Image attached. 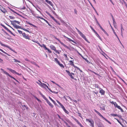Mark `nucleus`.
I'll list each match as a JSON object with an SVG mask.
<instances>
[{"label": "nucleus", "mask_w": 127, "mask_h": 127, "mask_svg": "<svg viewBox=\"0 0 127 127\" xmlns=\"http://www.w3.org/2000/svg\"><path fill=\"white\" fill-rule=\"evenodd\" d=\"M60 105L61 106V108L63 109V110H64V109H65L64 106L62 104H61Z\"/></svg>", "instance_id": "nucleus-38"}, {"label": "nucleus", "mask_w": 127, "mask_h": 127, "mask_svg": "<svg viewBox=\"0 0 127 127\" xmlns=\"http://www.w3.org/2000/svg\"><path fill=\"white\" fill-rule=\"evenodd\" d=\"M55 21L58 24H59V25L60 24V23L59 22V21H57V20H56V21Z\"/></svg>", "instance_id": "nucleus-60"}, {"label": "nucleus", "mask_w": 127, "mask_h": 127, "mask_svg": "<svg viewBox=\"0 0 127 127\" xmlns=\"http://www.w3.org/2000/svg\"><path fill=\"white\" fill-rule=\"evenodd\" d=\"M78 31V33L80 34V33H81L82 32H81L78 29L77 30Z\"/></svg>", "instance_id": "nucleus-62"}, {"label": "nucleus", "mask_w": 127, "mask_h": 127, "mask_svg": "<svg viewBox=\"0 0 127 127\" xmlns=\"http://www.w3.org/2000/svg\"><path fill=\"white\" fill-rule=\"evenodd\" d=\"M63 110L65 113H66L67 114H69V112L67 111L65 109H64Z\"/></svg>", "instance_id": "nucleus-32"}, {"label": "nucleus", "mask_w": 127, "mask_h": 127, "mask_svg": "<svg viewBox=\"0 0 127 127\" xmlns=\"http://www.w3.org/2000/svg\"><path fill=\"white\" fill-rule=\"evenodd\" d=\"M25 107L26 109H27L28 108L27 107H26V106H25V105H22L21 106V107Z\"/></svg>", "instance_id": "nucleus-51"}, {"label": "nucleus", "mask_w": 127, "mask_h": 127, "mask_svg": "<svg viewBox=\"0 0 127 127\" xmlns=\"http://www.w3.org/2000/svg\"><path fill=\"white\" fill-rule=\"evenodd\" d=\"M80 36L83 38L85 41H86L87 42L89 43V42L88 41L85 36L84 34H83L82 32L80 33Z\"/></svg>", "instance_id": "nucleus-4"}, {"label": "nucleus", "mask_w": 127, "mask_h": 127, "mask_svg": "<svg viewBox=\"0 0 127 127\" xmlns=\"http://www.w3.org/2000/svg\"><path fill=\"white\" fill-rule=\"evenodd\" d=\"M8 32H9L11 34H12L14 36H15V35L13 34V33L10 31V30L8 28L6 29Z\"/></svg>", "instance_id": "nucleus-21"}, {"label": "nucleus", "mask_w": 127, "mask_h": 127, "mask_svg": "<svg viewBox=\"0 0 127 127\" xmlns=\"http://www.w3.org/2000/svg\"><path fill=\"white\" fill-rule=\"evenodd\" d=\"M91 29L95 33H96V32L95 31V30L92 27L90 26Z\"/></svg>", "instance_id": "nucleus-35"}, {"label": "nucleus", "mask_w": 127, "mask_h": 127, "mask_svg": "<svg viewBox=\"0 0 127 127\" xmlns=\"http://www.w3.org/2000/svg\"><path fill=\"white\" fill-rule=\"evenodd\" d=\"M1 70L3 72V73H4V74H5L6 75H8L9 74L8 73L4 71V70L2 69V68H1Z\"/></svg>", "instance_id": "nucleus-16"}, {"label": "nucleus", "mask_w": 127, "mask_h": 127, "mask_svg": "<svg viewBox=\"0 0 127 127\" xmlns=\"http://www.w3.org/2000/svg\"><path fill=\"white\" fill-rule=\"evenodd\" d=\"M18 32H19V34H22V33H22V31H20V30H18Z\"/></svg>", "instance_id": "nucleus-47"}, {"label": "nucleus", "mask_w": 127, "mask_h": 127, "mask_svg": "<svg viewBox=\"0 0 127 127\" xmlns=\"http://www.w3.org/2000/svg\"><path fill=\"white\" fill-rule=\"evenodd\" d=\"M0 45L2 46H4V47H6L7 48H8L9 49H10V50L13 51H14L12 50V49L11 48L9 47L8 46V45H6L5 44H3V43H2L0 41Z\"/></svg>", "instance_id": "nucleus-3"}, {"label": "nucleus", "mask_w": 127, "mask_h": 127, "mask_svg": "<svg viewBox=\"0 0 127 127\" xmlns=\"http://www.w3.org/2000/svg\"><path fill=\"white\" fill-rule=\"evenodd\" d=\"M49 91L52 93L56 94H57L58 93V92H55V91H52L51 90H49Z\"/></svg>", "instance_id": "nucleus-31"}, {"label": "nucleus", "mask_w": 127, "mask_h": 127, "mask_svg": "<svg viewBox=\"0 0 127 127\" xmlns=\"http://www.w3.org/2000/svg\"><path fill=\"white\" fill-rule=\"evenodd\" d=\"M57 115L58 116V117H59V118L60 119H61L63 121H64V120H63V119L60 116L58 115V114H57Z\"/></svg>", "instance_id": "nucleus-48"}, {"label": "nucleus", "mask_w": 127, "mask_h": 127, "mask_svg": "<svg viewBox=\"0 0 127 127\" xmlns=\"http://www.w3.org/2000/svg\"><path fill=\"white\" fill-rule=\"evenodd\" d=\"M117 121L118 122V123H119L122 126V123H121V122L118 119H117Z\"/></svg>", "instance_id": "nucleus-57"}, {"label": "nucleus", "mask_w": 127, "mask_h": 127, "mask_svg": "<svg viewBox=\"0 0 127 127\" xmlns=\"http://www.w3.org/2000/svg\"><path fill=\"white\" fill-rule=\"evenodd\" d=\"M121 32H123V31L124 30V29H123V27L122 26V24H121Z\"/></svg>", "instance_id": "nucleus-26"}, {"label": "nucleus", "mask_w": 127, "mask_h": 127, "mask_svg": "<svg viewBox=\"0 0 127 127\" xmlns=\"http://www.w3.org/2000/svg\"><path fill=\"white\" fill-rule=\"evenodd\" d=\"M46 22L48 24V25L49 26H50V27L51 26L50 24H49V23L47 21H46Z\"/></svg>", "instance_id": "nucleus-58"}, {"label": "nucleus", "mask_w": 127, "mask_h": 127, "mask_svg": "<svg viewBox=\"0 0 127 127\" xmlns=\"http://www.w3.org/2000/svg\"><path fill=\"white\" fill-rule=\"evenodd\" d=\"M0 50L1 51V52H3V53H4V54H6L8 56H9L8 53H6V52H4L2 49L0 48Z\"/></svg>", "instance_id": "nucleus-23"}, {"label": "nucleus", "mask_w": 127, "mask_h": 127, "mask_svg": "<svg viewBox=\"0 0 127 127\" xmlns=\"http://www.w3.org/2000/svg\"><path fill=\"white\" fill-rule=\"evenodd\" d=\"M97 126L98 127H103V125L100 123H98Z\"/></svg>", "instance_id": "nucleus-15"}, {"label": "nucleus", "mask_w": 127, "mask_h": 127, "mask_svg": "<svg viewBox=\"0 0 127 127\" xmlns=\"http://www.w3.org/2000/svg\"><path fill=\"white\" fill-rule=\"evenodd\" d=\"M65 71L68 73V75L69 76L71 75V73L69 72V71L67 70H66Z\"/></svg>", "instance_id": "nucleus-25"}, {"label": "nucleus", "mask_w": 127, "mask_h": 127, "mask_svg": "<svg viewBox=\"0 0 127 127\" xmlns=\"http://www.w3.org/2000/svg\"><path fill=\"white\" fill-rule=\"evenodd\" d=\"M75 68H77V69L79 70L81 72H82V71L81 70L80 68L76 66Z\"/></svg>", "instance_id": "nucleus-45"}, {"label": "nucleus", "mask_w": 127, "mask_h": 127, "mask_svg": "<svg viewBox=\"0 0 127 127\" xmlns=\"http://www.w3.org/2000/svg\"><path fill=\"white\" fill-rule=\"evenodd\" d=\"M10 22H11V24H12L14 27H15L16 24H15L14 22H13V21H10Z\"/></svg>", "instance_id": "nucleus-34"}, {"label": "nucleus", "mask_w": 127, "mask_h": 127, "mask_svg": "<svg viewBox=\"0 0 127 127\" xmlns=\"http://www.w3.org/2000/svg\"><path fill=\"white\" fill-rule=\"evenodd\" d=\"M96 34V36L99 38V39L101 40V38L100 37V36H99V35L96 32V33H95Z\"/></svg>", "instance_id": "nucleus-28"}, {"label": "nucleus", "mask_w": 127, "mask_h": 127, "mask_svg": "<svg viewBox=\"0 0 127 127\" xmlns=\"http://www.w3.org/2000/svg\"><path fill=\"white\" fill-rule=\"evenodd\" d=\"M9 17L11 19H13L15 18L13 17H12L11 16H9Z\"/></svg>", "instance_id": "nucleus-52"}, {"label": "nucleus", "mask_w": 127, "mask_h": 127, "mask_svg": "<svg viewBox=\"0 0 127 127\" xmlns=\"http://www.w3.org/2000/svg\"><path fill=\"white\" fill-rule=\"evenodd\" d=\"M45 50H47L49 53H51L52 52L51 51L47 48H46Z\"/></svg>", "instance_id": "nucleus-40"}, {"label": "nucleus", "mask_w": 127, "mask_h": 127, "mask_svg": "<svg viewBox=\"0 0 127 127\" xmlns=\"http://www.w3.org/2000/svg\"><path fill=\"white\" fill-rule=\"evenodd\" d=\"M94 111L96 112L99 116L101 117L102 118L103 117V116L99 113L95 109L94 110Z\"/></svg>", "instance_id": "nucleus-9"}, {"label": "nucleus", "mask_w": 127, "mask_h": 127, "mask_svg": "<svg viewBox=\"0 0 127 127\" xmlns=\"http://www.w3.org/2000/svg\"><path fill=\"white\" fill-rule=\"evenodd\" d=\"M113 25H115V24H116V23L115 20V19L114 18H113Z\"/></svg>", "instance_id": "nucleus-27"}, {"label": "nucleus", "mask_w": 127, "mask_h": 127, "mask_svg": "<svg viewBox=\"0 0 127 127\" xmlns=\"http://www.w3.org/2000/svg\"><path fill=\"white\" fill-rule=\"evenodd\" d=\"M110 27H111V28L112 30V31H113L114 33V32H115L114 30V29H113V28H112V26H111V25L110 24Z\"/></svg>", "instance_id": "nucleus-54"}, {"label": "nucleus", "mask_w": 127, "mask_h": 127, "mask_svg": "<svg viewBox=\"0 0 127 127\" xmlns=\"http://www.w3.org/2000/svg\"><path fill=\"white\" fill-rule=\"evenodd\" d=\"M45 1L47 3L49 4L51 6H53V4L52 3V2L48 0H45Z\"/></svg>", "instance_id": "nucleus-7"}, {"label": "nucleus", "mask_w": 127, "mask_h": 127, "mask_svg": "<svg viewBox=\"0 0 127 127\" xmlns=\"http://www.w3.org/2000/svg\"><path fill=\"white\" fill-rule=\"evenodd\" d=\"M57 102L59 103V104L60 105L61 104L58 100H56Z\"/></svg>", "instance_id": "nucleus-61"}, {"label": "nucleus", "mask_w": 127, "mask_h": 127, "mask_svg": "<svg viewBox=\"0 0 127 127\" xmlns=\"http://www.w3.org/2000/svg\"><path fill=\"white\" fill-rule=\"evenodd\" d=\"M50 47L51 49L54 50V51L56 50V48L53 45H51L50 46Z\"/></svg>", "instance_id": "nucleus-12"}, {"label": "nucleus", "mask_w": 127, "mask_h": 127, "mask_svg": "<svg viewBox=\"0 0 127 127\" xmlns=\"http://www.w3.org/2000/svg\"><path fill=\"white\" fill-rule=\"evenodd\" d=\"M75 120V121L77 122V123L78 124H79L80 123L75 118H73Z\"/></svg>", "instance_id": "nucleus-30"}, {"label": "nucleus", "mask_w": 127, "mask_h": 127, "mask_svg": "<svg viewBox=\"0 0 127 127\" xmlns=\"http://www.w3.org/2000/svg\"><path fill=\"white\" fill-rule=\"evenodd\" d=\"M69 62L70 63V65L72 66H73L75 68L76 66H75L73 64V62L72 61H70Z\"/></svg>", "instance_id": "nucleus-11"}, {"label": "nucleus", "mask_w": 127, "mask_h": 127, "mask_svg": "<svg viewBox=\"0 0 127 127\" xmlns=\"http://www.w3.org/2000/svg\"><path fill=\"white\" fill-rule=\"evenodd\" d=\"M102 118H103V119H104L106 121H107V122H108L110 124H111V123L108 120H107L105 118H104L103 117Z\"/></svg>", "instance_id": "nucleus-19"}, {"label": "nucleus", "mask_w": 127, "mask_h": 127, "mask_svg": "<svg viewBox=\"0 0 127 127\" xmlns=\"http://www.w3.org/2000/svg\"><path fill=\"white\" fill-rule=\"evenodd\" d=\"M99 93H100L101 95H104L105 93V91L102 89L101 88H99Z\"/></svg>", "instance_id": "nucleus-6"}, {"label": "nucleus", "mask_w": 127, "mask_h": 127, "mask_svg": "<svg viewBox=\"0 0 127 127\" xmlns=\"http://www.w3.org/2000/svg\"><path fill=\"white\" fill-rule=\"evenodd\" d=\"M1 11L3 13H5L6 12V10L4 8H3L0 9Z\"/></svg>", "instance_id": "nucleus-13"}, {"label": "nucleus", "mask_w": 127, "mask_h": 127, "mask_svg": "<svg viewBox=\"0 0 127 127\" xmlns=\"http://www.w3.org/2000/svg\"><path fill=\"white\" fill-rule=\"evenodd\" d=\"M47 103L52 108L54 107V106L48 100H47Z\"/></svg>", "instance_id": "nucleus-10"}, {"label": "nucleus", "mask_w": 127, "mask_h": 127, "mask_svg": "<svg viewBox=\"0 0 127 127\" xmlns=\"http://www.w3.org/2000/svg\"><path fill=\"white\" fill-rule=\"evenodd\" d=\"M45 50H47L49 53H51L52 52L51 51L47 48H46Z\"/></svg>", "instance_id": "nucleus-41"}, {"label": "nucleus", "mask_w": 127, "mask_h": 127, "mask_svg": "<svg viewBox=\"0 0 127 127\" xmlns=\"http://www.w3.org/2000/svg\"><path fill=\"white\" fill-rule=\"evenodd\" d=\"M65 37H66V38H67V39H68V40L69 41H71L72 40L70 38H69L68 37H66L65 36Z\"/></svg>", "instance_id": "nucleus-49"}, {"label": "nucleus", "mask_w": 127, "mask_h": 127, "mask_svg": "<svg viewBox=\"0 0 127 127\" xmlns=\"http://www.w3.org/2000/svg\"><path fill=\"white\" fill-rule=\"evenodd\" d=\"M86 121H88L89 123H90L93 121L92 120H91L89 119H86Z\"/></svg>", "instance_id": "nucleus-24"}, {"label": "nucleus", "mask_w": 127, "mask_h": 127, "mask_svg": "<svg viewBox=\"0 0 127 127\" xmlns=\"http://www.w3.org/2000/svg\"><path fill=\"white\" fill-rule=\"evenodd\" d=\"M49 98L51 100L53 103H55V101L53 100L52 98L49 96Z\"/></svg>", "instance_id": "nucleus-43"}, {"label": "nucleus", "mask_w": 127, "mask_h": 127, "mask_svg": "<svg viewBox=\"0 0 127 127\" xmlns=\"http://www.w3.org/2000/svg\"><path fill=\"white\" fill-rule=\"evenodd\" d=\"M13 60L14 61L13 62H17L18 63H20V61L16 59H14Z\"/></svg>", "instance_id": "nucleus-36"}, {"label": "nucleus", "mask_w": 127, "mask_h": 127, "mask_svg": "<svg viewBox=\"0 0 127 127\" xmlns=\"http://www.w3.org/2000/svg\"><path fill=\"white\" fill-rule=\"evenodd\" d=\"M40 47H43L45 49H46V48H47V47H46V46L43 44L41 45Z\"/></svg>", "instance_id": "nucleus-22"}, {"label": "nucleus", "mask_w": 127, "mask_h": 127, "mask_svg": "<svg viewBox=\"0 0 127 127\" xmlns=\"http://www.w3.org/2000/svg\"><path fill=\"white\" fill-rule=\"evenodd\" d=\"M51 81L52 82L53 84H55L56 85H57V86H59V85L56 83L55 82H54L53 81Z\"/></svg>", "instance_id": "nucleus-55"}, {"label": "nucleus", "mask_w": 127, "mask_h": 127, "mask_svg": "<svg viewBox=\"0 0 127 127\" xmlns=\"http://www.w3.org/2000/svg\"><path fill=\"white\" fill-rule=\"evenodd\" d=\"M0 25L2 27L4 28L6 30L7 28L4 25L2 24H0Z\"/></svg>", "instance_id": "nucleus-29"}, {"label": "nucleus", "mask_w": 127, "mask_h": 127, "mask_svg": "<svg viewBox=\"0 0 127 127\" xmlns=\"http://www.w3.org/2000/svg\"><path fill=\"white\" fill-rule=\"evenodd\" d=\"M39 81L40 83L41 84V86L43 87H45L46 86H47V85L46 84H45L42 83L39 80Z\"/></svg>", "instance_id": "nucleus-14"}, {"label": "nucleus", "mask_w": 127, "mask_h": 127, "mask_svg": "<svg viewBox=\"0 0 127 127\" xmlns=\"http://www.w3.org/2000/svg\"><path fill=\"white\" fill-rule=\"evenodd\" d=\"M70 76L71 77V78H72V79H74V77L71 74Z\"/></svg>", "instance_id": "nucleus-63"}, {"label": "nucleus", "mask_w": 127, "mask_h": 127, "mask_svg": "<svg viewBox=\"0 0 127 127\" xmlns=\"http://www.w3.org/2000/svg\"><path fill=\"white\" fill-rule=\"evenodd\" d=\"M14 27L16 29H22V28H21V27L20 26H17L16 25H15V26Z\"/></svg>", "instance_id": "nucleus-18"}, {"label": "nucleus", "mask_w": 127, "mask_h": 127, "mask_svg": "<svg viewBox=\"0 0 127 127\" xmlns=\"http://www.w3.org/2000/svg\"><path fill=\"white\" fill-rule=\"evenodd\" d=\"M55 60L57 62L58 61H59V60L57 58H55Z\"/></svg>", "instance_id": "nucleus-64"}, {"label": "nucleus", "mask_w": 127, "mask_h": 127, "mask_svg": "<svg viewBox=\"0 0 127 127\" xmlns=\"http://www.w3.org/2000/svg\"><path fill=\"white\" fill-rule=\"evenodd\" d=\"M95 20H96V23H97V24L99 26V27L100 26V24L97 21V20L96 18H95Z\"/></svg>", "instance_id": "nucleus-53"}, {"label": "nucleus", "mask_w": 127, "mask_h": 127, "mask_svg": "<svg viewBox=\"0 0 127 127\" xmlns=\"http://www.w3.org/2000/svg\"><path fill=\"white\" fill-rule=\"evenodd\" d=\"M8 76H9V77H10L13 79L14 80H15L17 82H19L17 80H16L14 77L13 76H11V75H9V74L8 75Z\"/></svg>", "instance_id": "nucleus-17"}, {"label": "nucleus", "mask_w": 127, "mask_h": 127, "mask_svg": "<svg viewBox=\"0 0 127 127\" xmlns=\"http://www.w3.org/2000/svg\"><path fill=\"white\" fill-rule=\"evenodd\" d=\"M22 29H23L24 31L27 32H30L29 31L25 28H22Z\"/></svg>", "instance_id": "nucleus-44"}, {"label": "nucleus", "mask_w": 127, "mask_h": 127, "mask_svg": "<svg viewBox=\"0 0 127 127\" xmlns=\"http://www.w3.org/2000/svg\"><path fill=\"white\" fill-rule=\"evenodd\" d=\"M46 13L48 14L49 16L52 18L55 21H56V19L54 18V17L52 16L47 11H46Z\"/></svg>", "instance_id": "nucleus-5"}, {"label": "nucleus", "mask_w": 127, "mask_h": 127, "mask_svg": "<svg viewBox=\"0 0 127 127\" xmlns=\"http://www.w3.org/2000/svg\"><path fill=\"white\" fill-rule=\"evenodd\" d=\"M94 122L93 121L92 122L90 123V126H91L92 127H94Z\"/></svg>", "instance_id": "nucleus-20"}, {"label": "nucleus", "mask_w": 127, "mask_h": 127, "mask_svg": "<svg viewBox=\"0 0 127 127\" xmlns=\"http://www.w3.org/2000/svg\"><path fill=\"white\" fill-rule=\"evenodd\" d=\"M7 69L9 70L10 71H11V72L12 73H16V72L15 71L13 70L11 68H7Z\"/></svg>", "instance_id": "nucleus-8"}, {"label": "nucleus", "mask_w": 127, "mask_h": 127, "mask_svg": "<svg viewBox=\"0 0 127 127\" xmlns=\"http://www.w3.org/2000/svg\"><path fill=\"white\" fill-rule=\"evenodd\" d=\"M22 35L23 37L26 39H30V38L29 36L27 34H26L25 33H22Z\"/></svg>", "instance_id": "nucleus-2"}, {"label": "nucleus", "mask_w": 127, "mask_h": 127, "mask_svg": "<svg viewBox=\"0 0 127 127\" xmlns=\"http://www.w3.org/2000/svg\"><path fill=\"white\" fill-rule=\"evenodd\" d=\"M55 38L56 39V40H58V41H59V42L62 45H63L64 47L66 48H67V49L68 48V47L67 46V45H65V44H64L63 43L61 42L59 39L58 38H56V37H55Z\"/></svg>", "instance_id": "nucleus-1"}, {"label": "nucleus", "mask_w": 127, "mask_h": 127, "mask_svg": "<svg viewBox=\"0 0 127 127\" xmlns=\"http://www.w3.org/2000/svg\"><path fill=\"white\" fill-rule=\"evenodd\" d=\"M111 115L115 117L116 116H118V115L116 114H111Z\"/></svg>", "instance_id": "nucleus-46"}, {"label": "nucleus", "mask_w": 127, "mask_h": 127, "mask_svg": "<svg viewBox=\"0 0 127 127\" xmlns=\"http://www.w3.org/2000/svg\"><path fill=\"white\" fill-rule=\"evenodd\" d=\"M95 86L97 88H98L99 89V88H100L99 86V85L98 84H95Z\"/></svg>", "instance_id": "nucleus-37"}, {"label": "nucleus", "mask_w": 127, "mask_h": 127, "mask_svg": "<svg viewBox=\"0 0 127 127\" xmlns=\"http://www.w3.org/2000/svg\"><path fill=\"white\" fill-rule=\"evenodd\" d=\"M27 23L28 24H29L30 25H32V26H33L34 27H35V26L32 24H31V23H30V22H28Z\"/></svg>", "instance_id": "nucleus-50"}, {"label": "nucleus", "mask_w": 127, "mask_h": 127, "mask_svg": "<svg viewBox=\"0 0 127 127\" xmlns=\"http://www.w3.org/2000/svg\"><path fill=\"white\" fill-rule=\"evenodd\" d=\"M114 105L115 107H117V106L118 105L117 104L116 102H115V103L114 104Z\"/></svg>", "instance_id": "nucleus-56"}, {"label": "nucleus", "mask_w": 127, "mask_h": 127, "mask_svg": "<svg viewBox=\"0 0 127 127\" xmlns=\"http://www.w3.org/2000/svg\"><path fill=\"white\" fill-rule=\"evenodd\" d=\"M116 107L117 108H118L119 109H120L121 108V107L120 106L118 105Z\"/></svg>", "instance_id": "nucleus-59"}, {"label": "nucleus", "mask_w": 127, "mask_h": 127, "mask_svg": "<svg viewBox=\"0 0 127 127\" xmlns=\"http://www.w3.org/2000/svg\"><path fill=\"white\" fill-rule=\"evenodd\" d=\"M59 65L61 67H62L63 68H64V65L61 64L60 63L59 64Z\"/></svg>", "instance_id": "nucleus-42"}, {"label": "nucleus", "mask_w": 127, "mask_h": 127, "mask_svg": "<svg viewBox=\"0 0 127 127\" xmlns=\"http://www.w3.org/2000/svg\"><path fill=\"white\" fill-rule=\"evenodd\" d=\"M13 22H15L16 23H17L18 24H19L20 23V22H19L18 21H16L15 20H14L13 21Z\"/></svg>", "instance_id": "nucleus-39"}, {"label": "nucleus", "mask_w": 127, "mask_h": 127, "mask_svg": "<svg viewBox=\"0 0 127 127\" xmlns=\"http://www.w3.org/2000/svg\"><path fill=\"white\" fill-rule=\"evenodd\" d=\"M2 31L4 32L5 33L6 35L9 36V34L7 33L6 32H5L4 30L2 29Z\"/></svg>", "instance_id": "nucleus-33"}]
</instances>
